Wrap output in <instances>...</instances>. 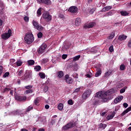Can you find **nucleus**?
<instances>
[{"label":"nucleus","mask_w":131,"mask_h":131,"mask_svg":"<svg viewBox=\"0 0 131 131\" xmlns=\"http://www.w3.org/2000/svg\"><path fill=\"white\" fill-rule=\"evenodd\" d=\"M120 108V106H117L115 107V111H118V110H119V109Z\"/></svg>","instance_id":"680f3d73"},{"label":"nucleus","mask_w":131,"mask_h":131,"mask_svg":"<svg viewBox=\"0 0 131 131\" xmlns=\"http://www.w3.org/2000/svg\"><path fill=\"white\" fill-rule=\"evenodd\" d=\"M129 111H131V106L128 107L126 110H125L122 114L121 116H123L124 115H125L126 113H128Z\"/></svg>","instance_id":"b1692460"},{"label":"nucleus","mask_w":131,"mask_h":131,"mask_svg":"<svg viewBox=\"0 0 131 131\" xmlns=\"http://www.w3.org/2000/svg\"><path fill=\"white\" fill-rule=\"evenodd\" d=\"M32 90H31V89H29V90H27L26 92H25V93H26V94H30V93H32Z\"/></svg>","instance_id":"49530a36"},{"label":"nucleus","mask_w":131,"mask_h":131,"mask_svg":"<svg viewBox=\"0 0 131 131\" xmlns=\"http://www.w3.org/2000/svg\"><path fill=\"white\" fill-rule=\"evenodd\" d=\"M120 69L122 71L125 70V66L124 64H121L120 67Z\"/></svg>","instance_id":"c03bdc74"},{"label":"nucleus","mask_w":131,"mask_h":131,"mask_svg":"<svg viewBox=\"0 0 131 131\" xmlns=\"http://www.w3.org/2000/svg\"><path fill=\"white\" fill-rule=\"evenodd\" d=\"M24 20L25 22H29V17L25 16L24 17Z\"/></svg>","instance_id":"58836bf2"},{"label":"nucleus","mask_w":131,"mask_h":131,"mask_svg":"<svg viewBox=\"0 0 131 131\" xmlns=\"http://www.w3.org/2000/svg\"><path fill=\"white\" fill-rule=\"evenodd\" d=\"M85 76L88 78H91L92 77V73L90 72V74H87L85 75Z\"/></svg>","instance_id":"de8ad7c7"},{"label":"nucleus","mask_w":131,"mask_h":131,"mask_svg":"<svg viewBox=\"0 0 131 131\" xmlns=\"http://www.w3.org/2000/svg\"><path fill=\"white\" fill-rule=\"evenodd\" d=\"M15 59H10V64L11 65H13V64H14V63H15Z\"/></svg>","instance_id":"09e8293b"},{"label":"nucleus","mask_w":131,"mask_h":131,"mask_svg":"<svg viewBox=\"0 0 131 131\" xmlns=\"http://www.w3.org/2000/svg\"><path fill=\"white\" fill-rule=\"evenodd\" d=\"M32 74V72L30 71H26V73L24 74V79H28V78H29L30 76H31V75Z\"/></svg>","instance_id":"4468645a"},{"label":"nucleus","mask_w":131,"mask_h":131,"mask_svg":"<svg viewBox=\"0 0 131 131\" xmlns=\"http://www.w3.org/2000/svg\"><path fill=\"white\" fill-rule=\"evenodd\" d=\"M66 58H67V55H66V54H63L62 56V58L63 60H65V59H66Z\"/></svg>","instance_id":"4d7b16f0"},{"label":"nucleus","mask_w":131,"mask_h":131,"mask_svg":"<svg viewBox=\"0 0 131 131\" xmlns=\"http://www.w3.org/2000/svg\"><path fill=\"white\" fill-rule=\"evenodd\" d=\"M59 18H61V19H64V15L62 14H59Z\"/></svg>","instance_id":"69168bd1"},{"label":"nucleus","mask_w":131,"mask_h":131,"mask_svg":"<svg viewBox=\"0 0 131 131\" xmlns=\"http://www.w3.org/2000/svg\"><path fill=\"white\" fill-rule=\"evenodd\" d=\"M58 109L59 110H63V104L59 103L58 106Z\"/></svg>","instance_id":"4c0bfd02"},{"label":"nucleus","mask_w":131,"mask_h":131,"mask_svg":"<svg viewBox=\"0 0 131 131\" xmlns=\"http://www.w3.org/2000/svg\"><path fill=\"white\" fill-rule=\"evenodd\" d=\"M74 126H76V123L75 122H70L66 126H64L62 130H67V129H69V128L71 127H74Z\"/></svg>","instance_id":"423d86ee"},{"label":"nucleus","mask_w":131,"mask_h":131,"mask_svg":"<svg viewBox=\"0 0 131 131\" xmlns=\"http://www.w3.org/2000/svg\"><path fill=\"white\" fill-rule=\"evenodd\" d=\"M91 94H92V90H88L86 91L82 95V100H86L91 96Z\"/></svg>","instance_id":"0eeeda50"},{"label":"nucleus","mask_w":131,"mask_h":131,"mask_svg":"<svg viewBox=\"0 0 131 131\" xmlns=\"http://www.w3.org/2000/svg\"><path fill=\"white\" fill-rule=\"evenodd\" d=\"M25 43L27 45H31L34 41V37L32 32H28L26 34L24 37Z\"/></svg>","instance_id":"f03ea898"},{"label":"nucleus","mask_w":131,"mask_h":131,"mask_svg":"<svg viewBox=\"0 0 131 131\" xmlns=\"http://www.w3.org/2000/svg\"><path fill=\"white\" fill-rule=\"evenodd\" d=\"M68 104L69 105H73V104H74V102L72 99H69L68 101Z\"/></svg>","instance_id":"e433bc0d"},{"label":"nucleus","mask_w":131,"mask_h":131,"mask_svg":"<svg viewBox=\"0 0 131 131\" xmlns=\"http://www.w3.org/2000/svg\"><path fill=\"white\" fill-rule=\"evenodd\" d=\"M11 91V89L8 87L5 88L3 91L2 92L3 93H8V92H10Z\"/></svg>","instance_id":"7c9ffc66"},{"label":"nucleus","mask_w":131,"mask_h":131,"mask_svg":"<svg viewBox=\"0 0 131 131\" xmlns=\"http://www.w3.org/2000/svg\"><path fill=\"white\" fill-rule=\"evenodd\" d=\"M10 36H12V30L11 29L8 30L7 33H4L1 35L2 39L4 40H7V39L10 38Z\"/></svg>","instance_id":"7ed1b4c3"},{"label":"nucleus","mask_w":131,"mask_h":131,"mask_svg":"<svg viewBox=\"0 0 131 131\" xmlns=\"http://www.w3.org/2000/svg\"><path fill=\"white\" fill-rule=\"evenodd\" d=\"M0 7L1 8H2V10L3 9V7H4V3H3V2H0Z\"/></svg>","instance_id":"052dcab7"},{"label":"nucleus","mask_w":131,"mask_h":131,"mask_svg":"<svg viewBox=\"0 0 131 131\" xmlns=\"http://www.w3.org/2000/svg\"><path fill=\"white\" fill-rule=\"evenodd\" d=\"M127 38V36L124 35V34H122L119 36L118 37V39L120 41H122V40H125Z\"/></svg>","instance_id":"dca6fc26"},{"label":"nucleus","mask_w":131,"mask_h":131,"mask_svg":"<svg viewBox=\"0 0 131 131\" xmlns=\"http://www.w3.org/2000/svg\"><path fill=\"white\" fill-rule=\"evenodd\" d=\"M38 16H41V8H39L37 11Z\"/></svg>","instance_id":"c756f323"},{"label":"nucleus","mask_w":131,"mask_h":131,"mask_svg":"<svg viewBox=\"0 0 131 131\" xmlns=\"http://www.w3.org/2000/svg\"><path fill=\"white\" fill-rule=\"evenodd\" d=\"M65 80L67 82H70V81H72V78L69 77V75L67 74L64 76Z\"/></svg>","instance_id":"412c9836"},{"label":"nucleus","mask_w":131,"mask_h":131,"mask_svg":"<svg viewBox=\"0 0 131 131\" xmlns=\"http://www.w3.org/2000/svg\"><path fill=\"white\" fill-rule=\"evenodd\" d=\"M32 109H33V107L32 106H30L26 109V112H29V111H31Z\"/></svg>","instance_id":"72a5a7b5"},{"label":"nucleus","mask_w":131,"mask_h":131,"mask_svg":"<svg viewBox=\"0 0 131 131\" xmlns=\"http://www.w3.org/2000/svg\"><path fill=\"white\" fill-rule=\"evenodd\" d=\"M58 78H62L64 76V73L62 71H58L57 73Z\"/></svg>","instance_id":"6ab92c4d"},{"label":"nucleus","mask_w":131,"mask_h":131,"mask_svg":"<svg viewBox=\"0 0 131 131\" xmlns=\"http://www.w3.org/2000/svg\"><path fill=\"white\" fill-rule=\"evenodd\" d=\"M37 35L38 38H41V37H42V35H43L41 33V32H40L38 33Z\"/></svg>","instance_id":"ea45409f"},{"label":"nucleus","mask_w":131,"mask_h":131,"mask_svg":"<svg viewBox=\"0 0 131 131\" xmlns=\"http://www.w3.org/2000/svg\"><path fill=\"white\" fill-rule=\"evenodd\" d=\"M120 14L121 16H128V15H129V13L126 12L125 11H121Z\"/></svg>","instance_id":"cd10ccee"},{"label":"nucleus","mask_w":131,"mask_h":131,"mask_svg":"<svg viewBox=\"0 0 131 131\" xmlns=\"http://www.w3.org/2000/svg\"><path fill=\"white\" fill-rule=\"evenodd\" d=\"M48 61H49L48 59H47V58L43 59H42V63H43V64H46V63H47V62H48Z\"/></svg>","instance_id":"3c124183"},{"label":"nucleus","mask_w":131,"mask_h":131,"mask_svg":"<svg viewBox=\"0 0 131 131\" xmlns=\"http://www.w3.org/2000/svg\"><path fill=\"white\" fill-rule=\"evenodd\" d=\"M34 63H35V62L33 60L31 59V60H28V65H29V66H33Z\"/></svg>","instance_id":"393cba45"},{"label":"nucleus","mask_w":131,"mask_h":131,"mask_svg":"<svg viewBox=\"0 0 131 131\" xmlns=\"http://www.w3.org/2000/svg\"><path fill=\"white\" fill-rule=\"evenodd\" d=\"M115 116V112H113L112 114L111 115H108L106 117L107 120H110L111 119H112Z\"/></svg>","instance_id":"4be33fe9"},{"label":"nucleus","mask_w":131,"mask_h":131,"mask_svg":"<svg viewBox=\"0 0 131 131\" xmlns=\"http://www.w3.org/2000/svg\"><path fill=\"white\" fill-rule=\"evenodd\" d=\"M39 98H36L34 100V103L35 105H37L39 103Z\"/></svg>","instance_id":"473e14b6"},{"label":"nucleus","mask_w":131,"mask_h":131,"mask_svg":"<svg viewBox=\"0 0 131 131\" xmlns=\"http://www.w3.org/2000/svg\"><path fill=\"white\" fill-rule=\"evenodd\" d=\"M97 72L95 74V77H98L102 74V70L100 68H96Z\"/></svg>","instance_id":"2eb2a0df"},{"label":"nucleus","mask_w":131,"mask_h":131,"mask_svg":"<svg viewBox=\"0 0 131 131\" xmlns=\"http://www.w3.org/2000/svg\"><path fill=\"white\" fill-rule=\"evenodd\" d=\"M115 36V33L112 32L110 35V39H112Z\"/></svg>","instance_id":"79ce46f5"},{"label":"nucleus","mask_w":131,"mask_h":131,"mask_svg":"<svg viewBox=\"0 0 131 131\" xmlns=\"http://www.w3.org/2000/svg\"><path fill=\"white\" fill-rule=\"evenodd\" d=\"M15 98L17 101H26V96H20L19 95H15Z\"/></svg>","instance_id":"ddd939ff"},{"label":"nucleus","mask_w":131,"mask_h":131,"mask_svg":"<svg viewBox=\"0 0 131 131\" xmlns=\"http://www.w3.org/2000/svg\"><path fill=\"white\" fill-rule=\"evenodd\" d=\"M3 20L0 19V26H3Z\"/></svg>","instance_id":"774afa93"},{"label":"nucleus","mask_w":131,"mask_h":131,"mask_svg":"<svg viewBox=\"0 0 131 131\" xmlns=\"http://www.w3.org/2000/svg\"><path fill=\"white\" fill-rule=\"evenodd\" d=\"M22 73H23V70H21L20 71H19L18 73V75L19 76H21V75H22Z\"/></svg>","instance_id":"864d4df0"},{"label":"nucleus","mask_w":131,"mask_h":131,"mask_svg":"<svg viewBox=\"0 0 131 131\" xmlns=\"http://www.w3.org/2000/svg\"><path fill=\"white\" fill-rule=\"evenodd\" d=\"M41 69V67L40 66H36L34 67V70L36 71H39Z\"/></svg>","instance_id":"2f4dec72"},{"label":"nucleus","mask_w":131,"mask_h":131,"mask_svg":"<svg viewBox=\"0 0 131 131\" xmlns=\"http://www.w3.org/2000/svg\"><path fill=\"white\" fill-rule=\"evenodd\" d=\"M81 24V19L80 18H77L75 20V25L76 26H79Z\"/></svg>","instance_id":"a211bd4d"},{"label":"nucleus","mask_w":131,"mask_h":131,"mask_svg":"<svg viewBox=\"0 0 131 131\" xmlns=\"http://www.w3.org/2000/svg\"><path fill=\"white\" fill-rule=\"evenodd\" d=\"M47 47L48 46L47 45V44H42L41 46H40L39 49L38 50V54H42V53H44Z\"/></svg>","instance_id":"6e6552de"},{"label":"nucleus","mask_w":131,"mask_h":131,"mask_svg":"<svg viewBox=\"0 0 131 131\" xmlns=\"http://www.w3.org/2000/svg\"><path fill=\"white\" fill-rule=\"evenodd\" d=\"M39 76L41 78H46V74L42 73H39Z\"/></svg>","instance_id":"f704fd0d"},{"label":"nucleus","mask_w":131,"mask_h":131,"mask_svg":"<svg viewBox=\"0 0 131 131\" xmlns=\"http://www.w3.org/2000/svg\"><path fill=\"white\" fill-rule=\"evenodd\" d=\"M109 51L111 53H112V52L114 51V49H113V45L110 46V47L109 48Z\"/></svg>","instance_id":"a18cd8bd"},{"label":"nucleus","mask_w":131,"mask_h":131,"mask_svg":"<svg viewBox=\"0 0 131 131\" xmlns=\"http://www.w3.org/2000/svg\"><path fill=\"white\" fill-rule=\"evenodd\" d=\"M115 128H114V127H110V128L108 131H115Z\"/></svg>","instance_id":"e2e57ef3"},{"label":"nucleus","mask_w":131,"mask_h":131,"mask_svg":"<svg viewBox=\"0 0 131 131\" xmlns=\"http://www.w3.org/2000/svg\"><path fill=\"white\" fill-rule=\"evenodd\" d=\"M107 127V124H103V123H100L99 125V128L98 129H105Z\"/></svg>","instance_id":"5701e85b"},{"label":"nucleus","mask_w":131,"mask_h":131,"mask_svg":"<svg viewBox=\"0 0 131 131\" xmlns=\"http://www.w3.org/2000/svg\"><path fill=\"white\" fill-rule=\"evenodd\" d=\"M80 58V55L76 56L75 57H74L73 58V61L74 62H75L76 61H77V60H79Z\"/></svg>","instance_id":"c85d7f7f"},{"label":"nucleus","mask_w":131,"mask_h":131,"mask_svg":"<svg viewBox=\"0 0 131 131\" xmlns=\"http://www.w3.org/2000/svg\"><path fill=\"white\" fill-rule=\"evenodd\" d=\"M123 105L124 108H127V107H128V104L126 103H124Z\"/></svg>","instance_id":"bf43d9fd"},{"label":"nucleus","mask_w":131,"mask_h":131,"mask_svg":"<svg viewBox=\"0 0 131 131\" xmlns=\"http://www.w3.org/2000/svg\"><path fill=\"white\" fill-rule=\"evenodd\" d=\"M68 12L70 13H72L73 14H75L77 13L78 11V8L76 6H71L68 9Z\"/></svg>","instance_id":"9d476101"},{"label":"nucleus","mask_w":131,"mask_h":131,"mask_svg":"<svg viewBox=\"0 0 131 131\" xmlns=\"http://www.w3.org/2000/svg\"><path fill=\"white\" fill-rule=\"evenodd\" d=\"M32 24H33V26L34 27V28L35 29H37V30H38L39 31L43 30V28L42 27V26H40L38 24V22H37L34 20H33Z\"/></svg>","instance_id":"39448f33"},{"label":"nucleus","mask_w":131,"mask_h":131,"mask_svg":"<svg viewBox=\"0 0 131 131\" xmlns=\"http://www.w3.org/2000/svg\"><path fill=\"white\" fill-rule=\"evenodd\" d=\"M39 4H44L46 6H50L52 5V1L51 0H38Z\"/></svg>","instance_id":"f8f14e48"},{"label":"nucleus","mask_w":131,"mask_h":131,"mask_svg":"<svg viewBox=\"0 0 131 131\" xmlns=\"http://www.w3.org/2000/svg\"><path fill=\"white\" fill-rule=\"evenodd\" d=\"M111 9H112L111 6H106L103 8V11H104V12H107V11L111 10Z\"/></svg>","instance_id":"a878e982"},{"label":"nucleus","mask_w":131,"mask_h":131,"mask_svg":"<svg viewBox=\"0 0 131 131\" xmlns=\"http://www.w3.org/2000/svg\"><path fill=\"white\" fill-rule=\"evenodd\" d=\"M126 89H127V87L125 86L124 88L121 89L120 90V93L121 94H123V93H124L125 92V90H126Z\"/></svg>","instance_id":"c9c22d12"},{"label":"nucleus","mask_w":131,"mask_h":131,"mask_svg":"<svg viewBox=\"0 0 131 131\" xmlns=\"http://www.w3.org/2000/svg\"><path fill=\"white\" fill-rule=\"evenodd\" d=\"M110 75V73H109V72H106L105 73V77H107V76H109Z\"/></svg>","instance_id":"13d9d810"},{"label":"nucleus","mask_w":131,"mask_h":131,"mask_svg":"<svg viewBox=\"0 0 131 131\" xmlns=\"http://www.w3.org/2000/svg\"><path fill=\"white\" fill-rule=\"evenodd\" d=\"M78 75H77V74H74L73 75V77H75L76 78H78Z\"/></svg>","instance_id":"0e129e2a"},{"label":"nucleus","mask_w":131,"mask_h":131,"mask_svg":"<svg viewBox=\"0 0 131 131\" xmlns=\"http://www.w3.org/2000/svg\"><path fill=\"white\" fill-rule=\"evenodd\" d=\"M16 66L17 67H19V66H21L22 64H23V62L21 61V59L17 60L16 62Z\"/></svg>","instance_id":"bb28decb"},{"label":"nucleus","mask_w":131,"mask_h":131,"mask_svg":"<svg viewBox=\"0 0 131 131\" xmlns=\"http://www.w3.org/2000/svg\"><path fill=\"white\" fill-rule=\"evenodd\" d=\"M12 113L13 115H20V114H22V111L19 110L14 111L12 112Z\"/></svg>","instance_id":"aec40b11"},{"label":"nucleus","mask_w":131,"mask_h":131,"mask_svg":"<svg viewBox=\"0 0 131 131\" xmlns=\"http://www.w3.org/2000/svg\"><path fill=\"white\" fill-rule=\"evenodd\" d=\"M81 88L79 87L75 90V91L72 93V96H73V99L75 100L77 99V96H78V93L80 92V89Z\"/></svg>","instance_id":"1a4fd4ad"},{"label":"nucleus","mask_w":131,"mask_h":131,"mask_svg":"<svg viewBox=\"0 0 131 131\" xmlns=\"http://www.w3.org/2000/svg\"><path fill=\"white\" fill-rule=\"evenodd\" d=\"M10 75V72H7L3 75L4 78H6V77H8V76Z\"/></svg>","instance_id":"a19ab883"},{"label":"nucleus","mask_w":131,"mask_h":131,"mask_svg":"<svg viewBox=\"0 0 131 131\" xmlns=\"http://www.w3.org/2000/svg\"><path fill=\"white\" fill-rule=\"evenodd\" d=\"M3 66H0V76L2 75L3 73Z\"/></svg>","instance_id":"603ef678"},{"label":"nucleus","mask_w":131,"mask_h":131,"mask_svg":"<svg viewBox=\"0 0 131 131\" xmlns=\"http://www.w3.org/2000/svg\"><path fill=\"white\" fill-rule=\"evenodd\" d=\"M115 93V90L114 89H111L105 92H98L96 94L95 97H93L91 99V102L92 103L93 105L97 104V101H96V98H98L99 99H103V101L104 102H107V96L112 95Z\"/></svg>","instance_id":"f257e3e1"},{"label":"nucleus","mask_w":131,"mask_h":131,"mask_svg":"<svg viewBox=\"0 0 131 131\" xmlns=\"http://www.w3.org/2000/svg\"><path fill=\"white\" fill-rule=\"evenodd\" d=\"M122 99H123V96H118L114 100V102L115 104H117V103H119V102H120V101H121Z\"/></svg>","instance_id":"f3484780"},{"label":"nucleus","mask_w":131,"mask_h":131,"mask_svg":"<svg viewBox=\"0 0 131 131\" xmlns=\"http://www.w3.org/2000/svg\"><path fill=\"white\" fill-rule=\"evenodd\" d=\"M96 25V22L93 21L89 23V24L85 25L83 26V28L85 29H90V28H93L94 26Z\"/></svg>","instance_id":"9b49d317"},{"label":"nucleus","mask_w":131,"mask_h":131,"mask_svg":"<svg viewBox=\"0 0 131 131\" xmlns=\"http://www.w3.org/2000/svg\"><path fill=\"white\" fill-rule=\"evenodd\" d=\"M25 88L27 90H29V89H32V85H29L26 86Z\"/></svg>","instance_id":"5fc2aeb1"},{"label":"nucleus","mask_w":131,"mask_h":131,"mask_svg":"<svg viewBox=\"0 0 131 131\" xmlns=\"http://www.w3.org/2000/svg\"><path fill=\"white\" fill-rule=\"evenodd\" d=\"M48 90H49V87L48 86H45L43 89V92L45 93H47Z\"/></svg>","instance_id":"8fccbe9b"},{"label":"nucleus","mask_w":131,"mask_h":131,"mask_svg":"<svg viewBox=\"0 0 131 131\" xmlns=\"http://www.w3.org/2000/svg\"><path fill=\"white\" fill-rule=\"evenodd\" d=\"M42 17L46 22H50L52 20V15L50 14L49 12H44L42 14Z\"/></svg>","instance_id":"20e7f679"},{"label":"nucleus","mask_w":131,"mask_h":131,"mask_svg":"<svg viewBox=\"0 0 131 131\" xmlns=\"http://www.w3.org/2000/svg\"><path fill=\"white\" fill-rule=\"evenodd\" d=\"M55 122H56V120L53 119V120H51V123L52 124H54V123H55Z\"/></svg>","instance_id":"338daca9"},{"label":"nucleus","mask_w":131,"mask_h":131,"mask_svg":"<svg viewBox=\"0 0 131 131\" xmlns=\"http://www.w3.org/2000/svg\"><path fill=\"white\" fill-rule=\"evenodd\" d=\"M95 11H96V8H92V9H91V10L89 11V14H94V12H95Z\"/></svg>","instance_id":"37998d69"},{"label":"nucleus","mask_w":131,"mask_h":131,"mask_svg":"<svg viewBox=\"0 0 131 131\" xmlns=\"http://www.w3.org/2000/svg\"><path fill=\"white\" fill-rule=\"evenodd\" d=\"M127 46L128 48H131V39L128 41Z\"/></svg>","instance_id":"6e6d98bb"}]
</instances>
